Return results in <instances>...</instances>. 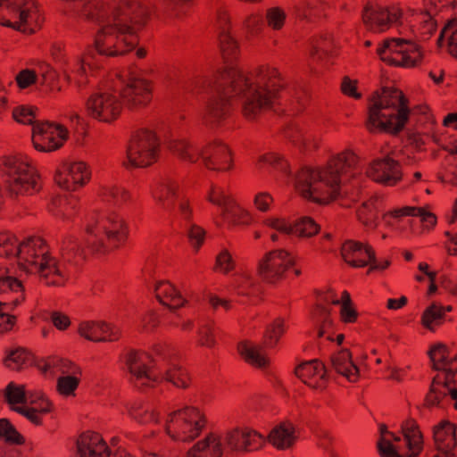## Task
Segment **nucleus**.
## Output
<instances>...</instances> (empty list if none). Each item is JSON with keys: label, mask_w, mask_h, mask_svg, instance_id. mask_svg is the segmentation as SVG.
<instances>
[{"label": "nucleus", "mask_w": 457, "mask_h": 457, "mask_svg": "<svg viewBox=\"0 0 457 457\" xmlns=\"http://www.w3.org/2000/svg\"><path fill=\"white\" fill-rule=\"evenodd\" d=\"M253 74L254 83L240 70L228 68L218 71L213 83V90L229 100L244 97L241 114L248 122H258L267 112L274 110L287 88L285 79L275 67L261 65Z\"/></svg>", "instance_id": "nucleus-1"}, {"label": "nucleus", "mask_w": 457, "mask_h": 457, "mask_svg": "<svg viewBox=\"0 0 457 457\" xmlns=\"http://www.w3.org/2000/svg\"><path fill=\"white\" fill-rule=\"evenodd\" d=\"M359 157L345 150L331 158L324 170L302 168L295 177V187L303 197L314 203L327 204L337 199L341 176L354 169Z\"/></svg>", "instance_id": "nucleus-2"}, {"label": "nucleus", "mask_w": 457, "mask_h": 457, "mask_svg": "<svg viewBox=\"0 0 457 457\" xmlns=\"http://www.w3.org/2000/svg\"><path fill=\"white\" fill-rule=\"evenodd\" d=\"M365 127L370 133L384 132L396 136L409 121L411 109L404 93L395 87H382L368 99Z\"/></svg>", "instance_id": "nucleus-3"}, {"label": "nucleus", "mask_w": 457, "mask_h": 457, "mask_svg": "<svg viewBox=\"0 0 457 457\" xmlns=\"http://www.w3.org/2000/svg\"><path fill=\"white\" fill-rule=\"evenodd\" d=\"M0 171L6 178V192L12 199L16 200L21 195H32L42 188L40 176L36 169L20 156H2Z\"/></svg>", "instance_id": "nucleus-4"}, {"label": "nucleus", "mask_w": 457, "mask_h": 457, "mask_svg": "<svg viewBox=\"0 0 457 457\" xmlns=\"http://www.w3.org/2000/svg\"><path fill=\"white\" fill-rule=\"evenodd\" d=\"M37 16V7L33 0H0V24L31 35L39 28L33 25L32 18Z\"/></svg>", "instance_id": "nucleus-5"}, {"label": "nucleus", "mask_w": 457, "mask_h": 457, "mask_svg": "<svg viewBox=\"0 0 457 457\" xmlns=\"http://www.w3.org/2000/svg\"><path fill=\"white\" fill-rule=\"evenodd\" d=\"M117 22L102 27L96 34L94 48L100 55L115 57L125 55L138 44L137 35L120 32Z\"/></svg>", "instance_id": "nucleus-6"}, {"label": "nucleus", "mask_w": 457, "mask_h": 457, "mask_svg": "<svg viewBox=\"0 0 457 457\" xmlns=\"http://www.w3.org/2000/svg\"><path fill=\"white\" fill-rule=\"evenodd\" d=\"M159 140L154 131L140 129L135 131L129 141L127 157L129 166L145 168L158 159Z\"/></svg>", "instance_id": "nucleus-7"}, {"label": "nucleus", "mask_w": 457, "mask_h": 457, "mask_svg": "<svg viewBox=\"0 0 457 457\" xmlns=\"http://www.w3.org/2000/svg\"><path fill=\"white\" fill-rule=\"evenodd\" d=\"M296 263L295 257L285 249H275L266 253L259 260L257 277L269 285H277L287 278V271Z\"/></svg>", "instance_id": "nucleus-8"}, {"label": "nucleus", "mask_w": 457, "mask_h": 457, "mask_svg": "<svg viewBox=\"0 0 457 457\" xmlns=\"http://www.w3.org/2000/svg\"><path fill=\"white\" fill-rule=\"evenodd\" d=\"M169 416L170 422L175 427L172 439L183 442L193 441L198 437L207 423L205 415L193 406L174 411Z\"/></svg>", "instance_id": "nucleus-9"}, {"label": "nucleus", "mask_w": 457, "mask_h": 457, "mask_svg": "<svg viewBox=\"0 0 457 457\" xmlns=\"http://www.w3.org/2000/svg\"><path fill=\"white\" fill-rule=\"evenodd\" d=\"M68 138L67 128L59 123L41 120L32 128V144L38 152L50 153L60 149Z\"/></svg>", "instance_id": "nucleus-10"}, {"label": "nucleus", "mask_w": 457, "mask_h": 457, "mask_svg": "<svg viewBox=\"0 0 457 457\" xmlns=\"http://www.w3.org/2000/svg\"><path fill=\"white\" fill-rule=\"evenodd\" d=\"M150 19L148 8L139 2L120 0L112 11V20L120 26V32L136 35L134 26L144 27Z\"/></svg>", "instance_id": "nucleus-11"}, {"label": "nucleus", "mask_w": 457, "mask_h": 457, "mask_svg": "<svg viewBox=\"0 0 457 457\" xmlns=\"http://www.w3.org/2000/svg\"><path fill=\"white\" fill-rule=\"evenodd\" d=\"M87 114L101 122L112 123L122 112V104L117 96L107 92L92 94L86 102Z\"/></svg>", "instance_id": "nucleus-12"}, {"label": "nucleus", "mask_w": 457, "mask_h": 457, "mask_svg": "<svg viewBox=\"0 0 457 457\" xmlns=\"http://www.w3.org/2000/svg\"><path fill=\"white\" fill-rule=\"evenodd\" d=\"M87 233H96V236H105L112 246L120 247L128 239L129 228L122 217L112 212L96 220L92 226H87Z\"/></svg>", "instance_id": "nucleus-13"}, {"label": "nucleus", "mask_w": 457, "mask_h": 457, "mask_svg": "<svg viewBox=\"0 0 457 457\" xmlns=\"http://www.w3.org/2000/svg\"><path fill=\"white\" fill-rule=\"evenodd\" d=\"M120 96L130 111L145 108L153 98L151 82L145 79H130L120 90Z\"/></svg>", "instance_id": "nucleus-14"}, {"label": "nucleus", "mask_w": 457, "mask_h": 457, "mask_svg": "<svg viewBox=\"0 0 457 457\" xmlns=\"http://www.w3.org/2000/svg\"><path fill=\"white\" fill-rule=\"evenodd\" d=\"M204 166L215 171H227L233 168L232 152L220 140H214L199 151Z\"/></svg>", "instance_id": "nucleus-15"}, {"label": "nucleus", "mask_w": 457, "mask_h": 457, "mask_svg": "<svg viewBox=\"0 0 457 457\" xmlns=\"http://www.w3.org/2000/svg\"><path fill=\"white\" fill-rule=\"evenodd\" d=\"M231 114V100L213 90V94L205 104L203 115L204 124L210 129H217L222 126Z\"/></svg>", "instance_id": "nucleus-16"}, {"label": "nucleus", "mask_w": 457, "mask_h": 457, "mask_svg": "<svg viewBox=\"0 0 457 457\" xmlns=\"http://www.w3.org/2000/svg\"><path fill=\"white\" fill-rule=\"evenodd\" d=\"M367 173L374 181L386 186H395L403 179L400 162L389 156L373 161Z\"/></svg>", "instance_id": "nucleus-17"}, {"label": "nucleus", "mask_w": 457, "mask_h": 457, "mask_svg": "<svg viewBox=\"0 0 457 457\" xmlns=\"http://www.w3.org/2000/svg\"><path fill=\"white\" fill-rule=\"evenodd\" d=\"M368 247H372L370 244L361 243L354 240H345L340 248V253L343 260L351 267L362 268L369 265Z\"/></svg>", "instance_id": "nucleus-18"}, {"label": "nucleus", "mask_w": 457, "mask_h": 457, "mask_svg": "<svg viewBox=\"0 0 457 457\" xmlns=\"http://www.w3.org/2000/svg\"><path fill=\"white\" fill-rule=\"evenodd\" d=\"M77 451L79 457H104L109 446L99 433L87 431L77 439Z\"/></svg>", "instance_id": "nucleus-19"}, {"label": "nucleus", "mask_w": 457, "mask_h": 457, "mask_svg": "<svg viewBox=\"0 0 457 457\" xmlns=\"http://www.w3.org/2000/svg\"><path fill=\"white\" fill-rule=\"evenodd\" d=\"M295 374L305 385L317 389L320 386L316 382L312 383V379L319 377L322 381H328V370L325 364L319 359L303 361L295 368Z\"/></svg>", "instance_id": "nucleus-20"}, {"label": "nucleus", "mask_w": 457, "mask_h": 457, "mask_svg": "<svg viewBox=\"0 0 457 457\" xmlns=\"http://www.w3.org/2000/svg\"><path fill=\"white\" fill-rule=\"evenodd\" d=\"M457 426L447 420H443L433 427V439L436 451H453L457 446Z\"/></svg>", "instance_id": "nucleus-21"}, {"label": "nucleus", "mask_w": 457, "mask_h": 457, "mask_svg": "<svg viewBox=\"0 0 457 457\" xmlns=\"http://www.w3.org/2000/svg\"><path fill=\"white\" fill-rule=\"evenodd\" d=\"M297 436H295V427L289 421L285 420L275 426L267 436V442L278 450H285L292 447Z\"/></svg>", "instance_id": "nucleus-22"}, {"label": "nucleus", "mask_w": 457, "mask_h": 457, "mask_svg": "<svg viewBox=\"0 0 457 457\" xmlns=\"http://www.w3.org/2000/svg\"><path fill=\"white\" fill-rule=\"evenodd\" d=\"M330 361L337 373L344 376L348 381L354 383L359 379V368L352 360V353L344 348L330 356Z\"/></svg>", "instance_id": "nucleus-23"}, {"label": "nucleus", "mask_w": 457, "mask_h": 457, "mask_svg": "<svg viewBox=\"0 0 457 457\" xmlns=\"http://www.w3.org/2000/svg\"><path fill=\"white\" fill-rule=\"evenodd\" d=\"M154 292L159 303L170 310H177L187 303V300L183 298L180 292L168 280L157 282Z\"/></svg>", "instance_id": "nucleus-24"}, {"label": "nucleus", "mask_w": 457, "mask_h": 457, "mask_svg": "<svg viewBox=\"0 0 457 457\" xmlns=\"http://www.w3.org/2000/svg\"><path fill=\"white\" fill-rule=\"evenodd\" d=\"M401 430L411 455L418 457L424 448V436L418 422L408 418L402 423Z\"/></svg>", "instance_id": "nucleus-25"}, {"label": "nucleus", "mask_w": 457, "mask_h": 457, "mask_svg": "<svg viewBox=\"0 0 457 457\" xmlns=\"http://www.w3.org/2000/svg\"><path fill=\"white\" fill-rule=\"evenodd\" d=\"M208 199L213 204L223 206V216L226 220H229L230 221L236 223V220L231 219V214L239 215L242 222H247L249 219V214L242 211L238 205H237L234 199L228 195H225L222 192H216L215 188H212L209 194Z\"/></svg>", "instance_id": "nucleus-26"}, {"label": "nucleus", "mask_w": 457, "mask_h": 457, "mask_svg": "<svg viewBox=\"0 0 457 457\" xmlns=\"http://www.w3.org/2000/svg\"><path fill=\"white\" fill-rule=\"evenodd\" d=\"M17 241L15 236L7 232H0V256L6 258L19 256L24 248H28V252H35V249L30 247V243L34 241L32 237L22 241L18 245H16Z\"/></svg>", "instance_id": "nucleus-27"}, {"label": "nucleus", "mask_w": 457, "mask_h": 457, "mask_svg": "<svg viewBox=\"0 0 457 457\" xmlns=\"http://www.w3.org/2000/svg\"><path fill=\"white\" fill-rule=\"evenodd\" d=\"M62 260L72 266H78L85 262L84 249L78 240L72 237H65L61 247Z\"/></svg>", "instance_id": "nucleus-28"}, {"label": "nucleus", "mask_w": 457, "mask_h": 457, "mask_svg": "<svg viewBox=\"0 0 457 457\" xmlns=\"http://www.w3.org/2000/svg\"><path fill=\"white\" fill-rule=\"evenodd\" d=\"M237 352L242 359L251 366L258 369H263L269 366L270 361L264 354L252 346L251 342L248 340L241 341L237 344Z\"/></svg>", "instance_id": "nucleus-29"}, {"label": "nucleus", "mask_w": 457, "mask_h": 457, "mask_svg": "<svg viewBox=\"0 0 457 457\" xmlns=\"http://www.w3.org/2000/svg\"><path fill=\"white\" fill-rule=\"evenodd\" d=\"M103 5H98L95 0L81 1L79 7H71L70 10L78 17L88 21L103 22L105 12L102 10Z\"/></svg>", "instance_id": "nucleus-30"}, {"label": "nucleus", "mask_w": 457, "mask_h": 457, "mask_svg": "<svg viewBox=\"0 0 457 457\" xmlns=\"http://www.w3.org/2000/svg\"><path fill=\"white\" fill-rule=\"evenodd\" d=\"M4 363L7 368L19 371L25 367L35 365L36 359L32 353L26 348L18 347L10 352L4 359Z\"/></svg>", "instance_id": "nucleus-31"}, {"label": "nucleus", "mask_w": 457, "mask_h": 457, "mask_svg": "<svg viewBox=\"0 0 457 457\" xmlns=\"http://www.w3.org/2000/svg\"><path fill=\"white\" fill-rule=\"evenodd\" d=\"M178 188V184L170 179L159 183L155 191V197L163 208L167 210L173 209Z\"/></svg>", "instance_id": "nucleus-32"}, {"label": "nucleus", "mask_w": 457, "mask_h": 457, "mask_svg": "<svg viewBox=\"0 0 457 457\" xmlns=\"http://www.w3.org/2000/svg\"><path fill=\"white\" fill-rule=\"evenodd\" d=\"M218 39L224 61L232 62L237 60L240 54L239 45L232 33H218Z\"/></svg>", "instance_id": "nucleus-33"}, {"label": "nucleus", "mask_w": 457, "mask_h": 457, "mask_svg": "<svg viewBox=\"0 0 457 457\" xmlns=\"http://www.w3.org/2000/svg\"><path fill=\"white\" fill-rule=\"evenodd\" d=\"M362 21L366 26L371 27L373 24H377L381 27L392 23L393 19L387 9L379 7L373 10L372 5L368 3L362 11Z\"/></svg>", "instance_id": "nucleus-34"}, {"label": "nucleus", "mask_w": 457, "mask_h": 457, "mask_svg": "<svg viewBox=\"0 0 457 457\" xmlns=\"http://www.w3.org/2000/svg\"><path fill=\"white\" fill-rule=\"evenodd\" d=\"M163 378L176 387L182 389L189 387L191 384V378L187 370L178 363H170V367L165 371Z\"/></svg>", "instance_id": "nucleus-35"}, {"label": "nucleus", "mask_w": 457, "mask_h": 457, "mask_svg": "<svg viewBox=\"0 0 457 457\" xmlns=\"http://www.w3.org/2000/svg\"><path fill=\"white\" fill-rule=\"evenodd\" d=\"M169 148L183 161L195 162L200 158L199 150L186 140H172Z\"/></svg>", "instance_id": "nucleus-36"}, {"label": "nucleus", "mask_w": 457, "mask_h": 457, "mask_svg": "<svg viewBox=\"0 0 457 457\" xmlns=\"http://www.w3.org/2000/svg\"><path fill=\"white\" fill-rule=\"evenodd\" d=\"M295 235L300 238H311L320 232V225L311 216H302L295 220Z\"/></svg>", "instance_id": "nucleus-37"}, {"label": "nucleus", "mask_w": 457, "mask_h": 457, "mask_svg": "<svg viewBox=\"0 0 457 457\" xmlns=\"http://www.w3.org/2000/svg\"><path fill=\"white\" fill-rule=\"evenodd\" d=\"M432 370H445L449 367V348L443 343L432 345L428 351Z\"/></svg>", "instance_id": "nucleus-38"}, {"label": "nucleus", "mask_w": 457, "mask_h": 457, "mask_svg": "<svg viewBox=\"0 0 457 457\" xmlns=\"http://www.w3.org/2000/svg\"><path fill=\"white\" fill-rule=\"evenodd\" d=\"M0 439L11 445H22L25 444V437L6 418L0 419Z\"/></svg>", "instance_id": "nucleus-39"}, {"label": "nucleus", "mask_w": 457, "mask_h": 457, "mask_svg": "<svg viewBox=\"0 0 457 457\" xmlns=\"http://www.w3.org/2000/svg\"><path fill=\"white\" fill-rule=\"evenodd\" d=\"M65 171H68V175L72 180L71 183L75 184L77 188L83 187L91 178V172L84 162H76L70 164Z\"/></svg>", "instance_id": "nucleus-40"}, {"label": "nucleus", "mask_w": 457, "mask_h": 457, "mask_svg": "<svg viewBox=\"0 0 457 457\" xmlns=\"http://www.w3.org/2000/svg\"><path fill=\"white\" fill-rule=\"evenodd\" d=\"M38 272L46 281V285H57L60 283L58 280H48L50 275L58 276L62 278L61 270L58 268L57 261L55 258L51 257L47 253H43L41 262L39 263Z\"/></svg>", "instance_id": "nucleus-41"}, {"label": "nucleus", "mask_w": 457, "mask_h": 457, "mask_svg": "<svg viewBox=\"0 0 457 457\" xmlns=\"http://www.w3.org/2000/svg\"><path fill=\"white\" fill-rule=\"evenodd\" d=\"M284 325V320L277 318L272 323L267 326L262 342L265 347L273 348L277 345L285 332Z\"/></svg>", "instance_id": "nucleus-42"}, {"label": "nucleus", "mask_w": 457, "mask_h": 457, "mask_svg": "<svg viewBox=\"0 0 457 457\" xmlns=\"http://www.w3.org/2000/svg\"><path fill=\"white\" fill-rule=\"evenodd\" d=\"M258 162L269 164L274 170L282 172L286 176L291 174L289 162L281 154L272 152L264 154L259 156Z\"/></svg>", "instance_id": "nucleus-43"}, {"label": "nucleus", "mask_w": 457, "mask_h": 457, "mask_svg": "<svg viewBox=\"0 0 457 457\" xmlns=\"http://www.w3.org/2000/svg\"><path fill=\"white\" fill-rule=\"evenodd\" d=\"M445 319V313L439 309L436 303H432L428 307L425 309L421 315V325L428 330L434 332L436 325H441L442 320Z\"/></svg>", "instance_id": "nucleus-44"}, {"label": "nucleus", "mask_w": 457, "mask_h": 457, "mask_svg": "<svg viewBox=\"0 0 457 457\" xmlns=\"http://www.w3.org/2000/svg\"><path fill=\"white\" fill-rule=\"evenodd\" d=\"M126 364L129 372L137 378L139 379L146 378L148 379H152L149 374V367L140 361L139 357L137 356V353L135 350H131L127 354Z\"/></svg>", "instance_id": "nucleus-45"}, {"label": "nucleus", "mask_w": 457, "mask_h": 457, "mask_svg": "<svg viewBox=\"0 0 457 457\" xmlns=\"http://www.w3.org/2000/svg\"><path fill=\"white\" fill-rule=\"evenodd\" d=\"M4 400L11 407L19 403H26V388L24 385L16 386L13 382L7 385L4 389Z\"/></svg>", "instance_id": "nucleus-46"}, {"label": "nucleus", "mask_w": 457, "mask_h": 457, "mask_svg": "<svg viewBox=\"0 0 457 457\" xmlns=\"http://www.w3.org/2000/svg\"><path fill=\"white\" fill-rule=\"evenodd\" d=\"M81 380L79 375H65L57 378L56 390L61 395H74Z\"/></svg>", "instance_id": "nucleus-47"}, {"label": "nucleus", "mask_w": 457, "mask_h": 457, "mask_svg": "<svg viewBox=\"0 0 457 457\" xmlns=\"http://www.w3.org/2000/svg\"><path fill=\"white\" fill-rule=\"evenodd\" d=\"M287 13L279 6L270 7L266 10L265 20L267 25L273 30H280L285 25Z\"/></svg>", "instance_id": "nucleus-48"}, {"label": "nucleus", "mask_w": 457, "mask_h": 457, "mask_svg": "<svg viewBox=\"0 0 457 457\" xmlns=\"http://www.w3.org/2000/svg\"><path fill=\"white\" fill-rule=\"evenodd\" d=\"M37 110L35 106H25L21 105L15 107L12 111V118L19 123L32 125L36 124L38 120H36L35 112Z\"/></svg>", "instance_id": "nucleus-49"}, {"label": "nucleus", "mask_w": 457, "mask_h": 457, "mask_svg": "<svg viewBox=\"0 0 457 457\" xmlns=\"http://www.w3.org/2000/svg\"><path fill=\"white\" fill-rule=\"evenodd\" d=\"M122 336L121 329L114 324L99 321L97 342L118 341Z\"/></svg>", "instance_id": "nucleus-50"}, {"label": "nucleus", "mask_w": 457, "mask_h": 457, "mask_svg": "<svg viewBox=\"0 0 457 457\" xmlns=\"http://www.w3.org/2000/svg\"><path fill=\"white\" fill-rule=\"evenodd\" d=\"M91 236L87 238V248L92 254H106L109 252L119 247L112 246V243H104L102 236H96V233H89Z\"/></svg>", "instance_id": "nucleus-51"}, {"label": "nucleus", "mask_w": 457, "mask_h": 457, "mask_svg": "<svg viewBox=\"0 0 457 457\" xmlns=\"http://www.w3.org/2000/svg\"><path fill=\"white\" fill-rule=\"evenodd\" d=\"M377 450L380 457H414L408 453L403 455L399 453L397 447L388 439L379 437L377 442Z\"/></svg>", "instance_id": "nucleus-52"}, {"label": "nucleus", "mask_w": 457, "mask_h": 457, "mask_svg": "<svg viewBox=\"0 0 457 457\" xmlns=\"http://www.w3.org/2000/svg\"><path fill=\"white\" fill-rule=\"evenodd\" d=\"M263 224L281 234L287 236L295 235V221L291 223L284 218H268L263 220Z\"/></svg>", "instance_id": "nucleus-53"}, {"label": "nucleus", "mask_w": 457, "mask_h": 457, "mask_svg": "<svg viewBox=\"0 0 457 457\" xmlns=\"http://www.w3.org/2000/svg\"><path fill=\"white\" fill-rule=\"evenodd\" d=\"M243 451L250 452L259 449L265 442L264 437L256 430L244 431Z\"/></svg>", "instance_id": "nucleus-54"}, {"label": "nucleus", "mask_w": 457, "mask_h": 457, "mask_svg": "<svg viewBox=\"0 0 457 457\" xmlns=\"http://www.w3.org/2000/svg\"><path fill=\"white\" fill-rule=\"evenodd\" d=\"M411 45H412V43ZM411 52H417V56L412 58L407 51L399 52V54L402 55V58L399 61V67L411 68L416 67L421 63L423 59V53L421 51L420 46L413 44V50H411Z\"/></svg>", "instance_id": "nucleus-55"}, {"label": "nucleus", "mask_w": 457, "mask_h": 457, "mask_svg": "<svg viewBox=\"0 0 457 457\" xmlns=\"http://www.w3.org/2000/svg\"><path fill=\"white\" fill-rule=\"evenodd\" d=\"M99 321H84L79 325L78 333L88 341L97 342Z\"/></svg>", "instance_id": "nucleus-56"}, {"label": "nucleus", "mask_w": 457, "mask_h": 457, "mask_svg": "<svg viewBox=\"0 0 457 457\" xmlns=\"http://www.w3.org/2000/svg\"><path fill=\"white\" fill-rule=\"evenodd\" d=\"M284 137L299 148H304L303 135L297 125L288 124L283 129Z\"/></svg>", "instance_id": "nucleus-57"}, {"label": "nucleus", "mask_w": 457, "mask_h": 457, "mask_svg": "<svg viewBox=\"0 0 457 457\" xmlns=\"http://www.w3.org/2000/svg\"><path fill=\"white\" fill-rule=\"evenodd\" d=\"M53 367H56L59 369L60 372L65 375H79L82 376V370L81 368L76 364L75 362L71 361L69 359L64 358H59L53 361L52 363Z\"/></svg>", "instance_id": "nucleus-58"}, {"label": "nucleus", "mask_w": 457, "mask_h": 457, "mask_svg": "<svg viewBox=\"0 0 457 457\" xmlns=\"http://www.w3.org/2000/svg\"><path fill=\"white\" fill-rule=\"evenodd\" d=\"M214 269L220 270L224 274H228L235 269V262L227 249L222 250L217 255Z\"/></svg>", "instance_id": "nucleus-59"}, {"label": "nucleus", "mask_w": 457, "mask_h": 457, "mask_svg": "<svg viewBox=\"0 0 457 457\" xmlns=\"http://www.w3.org/2000/svg\"><path fill=\"white\" fill-rule=\"evenodd\" d=\"M104 195L107 198L108 201L113 202L114 204H123L124 203H127L130 198L129 193L123 188L112 187L104 188Z\"/></svg>", "instance_id": "nucleus-60"}, {"label": "nucleus", "mask_w": 457, "mask_h": 457, "mask_svg": "<svg viewBox=\"0 0 457 457\" xmlns=\"http://www.w3.org/2000/svg\"><path fill=\"white\" fill-rule=\"evenodd\" d=\"M206 232L202 227L193 224L187 231V237L190 245L195 251H198L204 242Z\"/></svg>", "instance_id": "nucleus-61"}, {"label": "nucleus", "mask_w": 457, "mask_h": 457, "mask_svg": "<svg viewBox=\"0 0 457 457\" xmlns=\"http://www.w3.org/2000/svg\"><path fill=\"white\" fill-rule=\"evenodd\" d=\"M15 81L20 89L28 88L37 83V72L29 69L22 70L16 75Z\"/></svg>", "instance_id": "nucleus-62"}, {"label": "nucleus", "mask_w": 457, "mask_h": 457, "mask_svg": "<svg viewBox=\"0 0 457 457\" xmlns=\"http://www.w3.org/2000/svg\"><path fill=\"white\" fill-rule=\"evenodd\" d=\"M244 24L249 34L256 36L262 32L264 27L262 15L260 13H253L245 20Z\"/></svg>", "instance_id": "nucleus-63"}, {"label": "nucleus", "mask_w": 457, "mask_h": 457, "mask_svg": "<svg viewBox=\"0 0 457 457\" xmlns=\"http://www.w3.org/2000/svg\"><path fill=\"white\" fill-rule=\"evenodd\" d=\"M198 345L207 348H213L216 345L212 329L208 326H203L198 330Z\"/></svg>", "instance_id": "nucleus-64"}]
</instances>
